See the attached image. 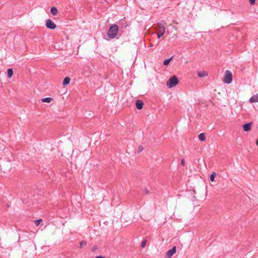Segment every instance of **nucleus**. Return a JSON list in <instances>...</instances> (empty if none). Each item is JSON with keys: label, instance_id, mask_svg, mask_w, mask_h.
<instances>
[{"label": "nucleus", "instance_id": "1", "mask_svg": "<svg viewBox=\"0 0 258 258\" xmlns=\"http://www.w3.org/2000/svg\"><path fill=\"white\" fill-rule=\"evenodd\" d=\"M119 30L117 25L114 24H112L109 28L107 32V36L111 39L115 38Z\"/></svg>", "mask_w": 258, "mask_h": 258}, {"label": "nucleus", "instance_id": "2", "mask_svg": "<svg viewBox=\"0 0 258 258\" xmlns=\"http://www.w3.org/2000/svg\"><path fill=\"white\" fill-rule=\"evenodd\" d=\"M179 83V80L176 76L173 75L170 77L166 82V86L169 88L175 87Z\"/></svg>", "mask_w": 258, "mask_h": 258}, {"label": "nucleus", "instance_id": "3", "mask_svg": "<svg viewBox=\"0 0 258 258\" xmlns=\"http://www.w3.org/2000/svg\"><path fill=\"white\" fill-rule=\"evenodd\" d=\"M223 81L225 83L230 84L232 81V74L229 71H226L225 73Z\"/></svg>", "mask_w": 258, "mask_h": 258}, {"label": "nucleus", "instance_id": "4", "mask_svg": "<svg viewBox=\"0 0 258 258\" xmlns=\"http://www.w3.org/2000/svg\"><path fill=\"white\" fill-rule=\"evenodd\" d=\"M45 26L48 29L51 30H54L56 28V24L49 19L46 20Z\"/></svg>", "mask_w": 258, "mask_h": 258}, {"label": "nucleus", "instance_id": "5", "mask_svg": "<svg viewBox=\"0 0 258 258\" xmlns=\"http://www.w3.org/2000/svg\"><path fill=\"white\" fill-rule=\"evenodd\" d=\"M176 252V247L173 246L171 249L168 250L166 253V258H171Z\"/></svg>", "mask_w": 258, "mask_h": 258}, {"label": "nucleus", "instance_id": "6", "mask_svg": "<svg viewBox=\"0 0 258 258\" xmlns=\"http://www.w3.org/2000/svg\"><path fill=\"white\" fill-rule=\"evenodd\" d=\"M165 33V27L163 26H160L159 30L157 34L158 39H160Z\"/></svg>", "mask_w": 258, "mask_h": 258}, {"label": "nucleus", "instance_id": "7", "mask_svg": "<svg viewBox=\"0 0 258 258\" xmlns=\"http://www.w3.org/2000/svg\"><path fill=\"white\" fill-rule=\"evenodd\" d=\"M252 122H248L242 125V129L244 132H249L251 130Z\"/></svg>", "mask_w": 258, "mask_h": 258}, {"label": "nucleus", "instance_id": "8", "mask_svg": "<svg viewBox=\"0 0 258 258\" xmlns=\"http://www.w3.org/2000/svg\"><path fill=\"white\" fill-rule=\"evenodd\" d=\"M135 105L138 109L141 110L143 108L144 103L141 100L137 99L136 101Z\"/></svg>", "mask_w": 258, "mask_h": 258}, {"label": "nucleus", "instance_id": "9", "mask_svg": "<svg viewBox=\"0 0 258 258\" xmlns=\"http://www.w3.org/2000/svg\"><path fill=\"white\" fill-rule=\"evenodd\" d=\"M71 81V78L69 77H66L63 80L62 85L63 86H66L69 85Z\"/></svg>", "mask_w": 258, "mask_h": 258}, {"label": "nucleus", "instance_id": "10", "mask_svg": "<svg viewBox=\"0 0 258 258\" xmlns=\"http://www.w3.org/2000/svg\"><path fill=\"white\" fill-rule=\"evenodd\" d=\"M250 103L258 102V94L252 96L249 100Z\"/></svg>", "mask_w": 258, "mask_h": 258}, {"label": "nucleus", "instance_id": "11", "mask_svg": "<svg viewBox=\"0 0 258 258\" xmlns=\"http://www.w3.org/2000/svg\"><path fill=\"white\" fill-rule=\"evenodd\" d=\"M197 74L200 78L206 77L208 75L207 72L206 71L198 72Z\"/></svg>", "mask_w": 258, "mask_h": 258}, {"label": "nucleus", "instance_id": "12", "mask_svg": "<svg viewBox=\"0 0 258 258\" xmlns=\"http://www.w3.org/2000/svg\"><path fill=\"white\" fill-rule=\"evenodd\" d=\"M50 13L53 16H55L58 13V10L56 7H52L50 9Z\"/></svg>", "mask_w": 258, "mask_h": 258}, {"label": "nucleus", "instance_id": "13", "mask_svg": "<svg viewBox=\"0 0 258 258\" xmlns=\"http://www.w3.org/2000/svg\"><path fill=\"white\" fill-rule=\"evenodd\" d=\"M174 55H172L169 58L166 59L163 61V64L165 66H167L169 65L170 61L173 59Z\"/></svg>", "mask_w": 258, "mask_h": 258}, {"label": "nucleus", "instance_id": "14", "mask_svg": "<svg viewBox=\"0 0 258 258\" xmlns=\"http://www.w3.org/2000/svg\"><path fill=\"white\" fill-rule=\"evenodd\" d=\"M14 71L11 68H9L7 70V77L8 78H11L13 75Z\"/></svg>", "mask_w": 258, "mask_h": 258}, {"label": "nucleus", "instance_id": "15", "mask_svg": "<svg viewBox=\"0 0 258 258\" xmlns=\"http://www.w3.org/2000/svg\"><path fill=\"white\" fill-rule=\"evenodd\" d=\"M52 100L53 98L51 97H46L42 98L41 101L43 102L50 103Z\"/></svg>", "mask_w": 258, "mask_h": 258}, {"label": "nucleus", "instance_id": "16", "mask_svg": "<svg viewBox=\"0 0 258 258\" xmlns=\"http://www.w3.org/2000/svg\"><path fill=\"white\" fill-rule=\"evenodd\" d=\"M199 139L201 141H205V140H206V136H205V133H201V134L199 135Z\"/></svg>", "mask_w": 258, "mask_h": 258}, {"label": "nucleus", "instance_id": "17", "mask_svg": "<svg viewBox=\"0 0 258 258\" xmlns=\"http://www.w3.org/2000/svg\"><path fill=\"white\" fill-rule=\"evenodd\" d=\"M216 176V173L215 172H212L210 175V179L211 181H213L215 180V178Z\"/></svg>", "mask_w": 258, "mask_h": 258}, {"label": "nucleus", "instance_id": "18", "mask_svg": "<svg viewBox=\"0 0 258 258\" xmlns=\"http://www.w3.org/2000/svg\"><path fill=\"white\" fill-rule=\"evenodd\" d=\"M80 247L82 248L84 246H85L87 244V241H85V240L82 241L80 242Z\"/></svg>", "mask_w": 258, "mask_h": 258}, {"label": "nucleus", "instance_id": "19", "mask_svg": "<svg viewBox=\"0 0 258 258\" xmlns=\"http://www.w3.org/2000/svg\"><path fill=\"white\" fill-rule=\"evenodd\" d=\"M146 243H147V240H144L142 241L141 244V246L142 247H145L146 246Z\"/></svg>", "mask_w": 258, "mask_h": 258}, {"label": "nucleus", "instance_id": "20", "mask_svg": "<svg viewBox=\"0 0 258 258\" xmlns=\"http://www.w3.org/2000/svg\"><path fill=\"white\" fill-rule=\"evenodd\" d=\"M42 219H38V220H36L35 221V223L36 224V225L37 226H38V225L40 224V222H42Z\"/></svg>", "mask_w": 258, "mask_h": 258}, {"label": "nucleus", "instance_id": "21", "mask_svg": "<svg viewBox=\"0 0 258 258\" xmlns=\"http://www.w3.org/2000/svg\"><path fill=\"white\" fill-rule=\"evenodd\" d=\"M144 149V148L142 146H139L138 148V152L140 153L142 152Z\"/></svg>", "mask_w": 258, "mask_h": 258}, {"label": "nucleus", "instance_id": "22", "mask_svg": "<svg viewBox=\"0 0 258 258\" xmlns=\"http://www.w3.org/2000/svg\"><path fill=\"white\" fill-rule=\"evenodd\" d=\"M97 249H98V246L97 245H94L92 248V250L93 251H95Z\"/></svg>", "mask_w": 258, "mask_h": 258}, {"label": "nucleus", "instance_id": "23", "mask_svg": "<svg viewBox=\"0 0 258 258\" xmlns=\"http://www.w3.org/2000/svg\"><path fill=\"white\" fill-rule=\"evenodd\" d=\"M256 0H249V3L251 5H253L255 3Z\"/></svg>", "mask_w": 258, "mask_h": 258}, {"label": "nucleus", "instance_id": "24", "mask_svg": "<svg viewBox=\"0 0 258 258\" xmlns=\"http://www.w3.org/2000/svg\"><path fill=\"white\" fill-rule=\"evenodd\" d=\"M144 191L145 194H146V195H148L149 193V190L146 188L144 189Z\"/></svg>", "mask_w": 258, "mask_h": 258}, {"label": "nucleus", "instance_id": "25", "mask_svg": "<svg viewBox=\"0 0 258 258\" xmlns=\"http://www.w3.org/2000/svg\"><path fill=\"white\" fill-rule=\"evenodd\" d=\"M184 164H185L184 160V159H182V160H181V164L182 166H184Z\"/></svg>", "mask_w": 258, "mask_h": 258}, {"label": "nucleus", "instance_id": "26", "mask_svg": "<svg viewBox=\"0 0 258 258\" xmlns=\"http://www.w3.org/2000/svg\"><path fill=\"white\" fill-rule=\"evenodd\" d=\"M121 25L122 26V27H123L124 28H126L127 27V25L126 24V23H124V24L122 23Z\"/></svg>", "mask_w": 258, "mask_h": 258}, {"label": "nucleus", "instance_id": "27", "mask_svg": "<svg viewBox=\"0 0 258 258\" xmlns=\"http://www.w3.org/2000/svg\"><path fill=\"white\" fill-rule=\"evenodd\" d=\"M95 258H105V257H104L102 255H98V256H96Z\"/></svg>", "mask_w": 258, "mask_h": 258}, {"label": "nucleus", "instance_id": "28", "mask_svg": "<svg viewBox=\"0 0 258 258\" xmlns=\"http://www.w3.org/2000/svg\"><path fill=\"white\" fill-rule=\"evenodd\" d=\"M256 144L258 146V139L256 141Z\"/></svg>", "mask_w": 258, "mask_h": 258}]
</instances>
